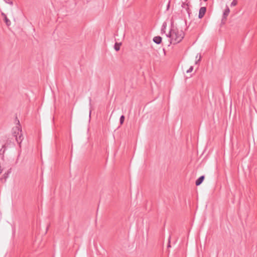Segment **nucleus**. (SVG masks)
<instances>
[{"label": "nucleus", "instance_id": "nucleus-11", "mask_svg": "<svg viewBox=\"0 0 257 257\" xmlns=\"http://www.w3.org/2000/svg\"><path fill=\"white\" fill-rule=\"evenodd\" d=\"M6 151V145H4L3 146L2 148L0 150V154L4 155Z\"/></svg>", "mask_w": 257, "mask_h": 257}, {"label": "nucleus", "instance_id": "nucleus-16", "mask_svg": "<svg viewBox=\"0 0 257 257\" xmlns=\"http://www.w3.org/2000/svg\"><path fill=\"white\" fill-rule=\"evenodd\" d=\"M193 67L191 66L188 70H187V73L191 72L193 71Z\"/></svg>", "mask_w": 257, "mask_h": 257}, {"label": "nucleus", "instance_id": "nucleus-20", "mask_svg": "<svg viewBox=\"0 0 257 257\" xmlns=\"http://www.w3.org/2000/svg\"><path fill=\"white\" fill-rule=\"evenodd\" d=\"M2 15L4 16L5 18V15H6L4 13H2Z\"/></svg>", "mask_w": 257, "mask_h": 257}, {"label": "nucleus", "instance_id": "nucleus-22", "mask_svg": "<svg viewBox=\"0 0 257 257\" xmlns=\"http://www.w3.org/2000/svg\"><path fill=\"white\" fill-rule=\"evenodd\" d=\"M4 175L7 176V175H8V174H4Z\"/></svg>", "mask_w": 257, "mask_h": 257}, {"label": "nucleus", "instance_id": "nucleus-6", "mask_svg": "<svg viewBox=\"0 0 257 257\" xmlns=\"http://www.w3.org/2000/svg\"><path fill=\"white\" fill-rule=\"evenodd\" d=\"M162 37L160 36H156L153 38V41L157 44H160L162 42Z\"/></svg>", "mask_w": 257, "mask_h": 257}, {"label": "nucleus", "instance_id": "nucleus-3", "mask_svg": "<svg viewBox=\"0 0 257 257\" xmlns=\"http://www.w3.org/2000/svg\"><path fill=\"white\" fill-rule=\"evenodd\" d=\"M206 12V7H201L199 10L198 18L199 19H202L204 17Z\"/></svg>", "mask_w": 257, "mask_h": 257}, {"label": "nucleus", "instance_id": "nucleus-9", "mask_svg": "<svg viewBox=\"0 0 257 257\" xmlns=\"http://www.w3.org/2000/svg\"><path fill=\"white\" fill-rule=\"evenodd\" d=\"M121 45V43H116L115 44H114V49L116 51H118V50H119L120 49V46Z\"/></svg>", "mask_w": 257, "mask_h": 257}, {"label": "nucleus", "instance_id": "nucleus-13", "mask_svg": "<svg viewBox=\"0 0 257 257\" xmlns=\"http://www.w3.org/2000/svg\"><path fill=\"white\" fill-rule=\"evenodd\" d=\"M124 118H125V117H124V115H122L120 116V119H119L120 124H122L123 123V122L124 121Z\"/></svg>", "mask_w": 257, "mask_h": 257}, {"label": "nucleus", "instance_id": "nucleus-8", "mask_svg": "<svg viewBox=\"0 0 257 257\" xmlns=\"http://www.w3.org/2000/svg\"><path fill=\"white\" fill-rule=\"evenodd\" d=\"M205 178V177L204 176H200L198 179H197V180L196 181V182H195V184L196 186H199L202 183V182L203 181L204 179Z\"/></svg>", "mask_w": 257, "mask_h": 257}, {"label": "nucleus", "instance_id": "nucleus-10", "mask_svg": "<svg viewBox=\"0 0 257 257\" xmlns=\"http://www.w3.org/2000/svg\"><path fill=\"white\" fill-rule=\"evenodd\" d=\"M4 20L5 21V23L6 25L8 26H9L11 25V22L7 18L6 15H5Z\"/></svg>", "mask_w": 257, "mask_h": 257}, {"label": "nucleus", "instance_id": "nucleus-17", "mask_svg": "<svg viewBox=\"0 0 257 257\" xmlns=\"http://www.w3.org/2000/svg\"><path fill=\"white\" fill-rule=\"evenodd\" d=\"M6 3L9 4L11 5H13V2L11 0H4Z\"/></svg>", "mask_w": 257, "mask_h": 257}, {"label": "nucleus", "instance_id": "nucleus-1", "mask_svg": "<svg viewBox=\"0 0 257 257\" xmlns=\"http://www.w3.org/2000/svg\"><path fill=\"white\" fill-rule=\"evenodd\" d=\"M167 37L170 38V43L177 44L180 42L184 38L185 34L182 30L177 29H171Z\"/></svg>", "mask_w": 257, "mask_h": 257}, {"label": "nucleus", "instance_id": "nucleus-19", "mask_svg": "<svg viewBox=\"0 0 257 257\" xmlns=\"http://www.w3.org/2000/svg\"><path fill=\"white\" fill-rule=\"evenodd\" d=\"M169 7H170V4L169 3L167 6V10L169 8Z\"/></svg>", "mask_w": 257, "mask_h": 257}, {"label": "nucleus", "instance_id": "nucleus-4", "mask_svg": "<svg viewBox=\"0 0 257 257\" xmlns=\"http://www.w3.org/2000/svg\"><path fill=\"white\" fill-rule=\"evenodd\" d=\"M181 7L186 10V12L188 14V15L190 16L191 10H190L189 7V3L183 2Z\"/></svg>", "mask_w": 257, "mask_h": 257}, {"label": "nucleus", "instance_id": "nucleus-18", "mask_svg": "<svg viewBox=\"0 0 257 257\" xmlns=\"http://www.w3.org/2000/svg\"><path fill=\"white\" fill-rule=\"evenodd\" d=\"M170 238H171V236H170L169 238V242H168V247H171V245H170Z\"/></svg>", "mask_w": 257, "mask_h": 257}, {"label": "nucleus", "instance_id": "nucleus-5", "mask_svg": "<svg viewBox=\"0 0 257 257\" xmlns=\"http://www.w3.org/2000/svg\"><path fill=\"white\" fill-rule=\"evenodd\" d=\"M229 12H230V10H229V8L227 6H226V8L225 10H224L223 14V18H222V21H223L224 20L226 19V18L228 16Z\"/></svg>", "mask_w": 257, "mask_h": 257}, {"label": "nucleus", "instance_id": "nucleus-2", "mask_svg": "<svg viewBox=\"0 0 257 257\" xmlns=\"http://www.w3.org/2000/svg\"><path fill=\"white\" fill-rule=\"evenodd\" d=\"M18 125H17L13 129V136L16 138V137L20 135V134L22 132V129L20 127V121L19 120H18Z\"/></svg>", "mask_w": 257, "mask_h": 257}, {"label": "nucleus", "instance_id": "nucleus-15", "mask_svg": "<svg viewBox=\"0 0 257 257\" xmlns=\"http://www.w3.org/2000/svg\"><path fill=\"white\" fill-rule=\"evenodd\" d=\"M198 55H199V59H198L197 61H196L195 62V63H196V64H197V63H198V62H199V61H200V60H201V55H200V54H198L197 55V56H196V58H198Z\"/></svg>", "mask_w": 257, "mask_h": 257}, {"label": "nucleus", "instance_id": "nucleus-12", "mask_svg": "<svg viewBox=\"0 0 257 257\" xmlns=\"http://www.w3.org/2000/svg\"><path fill=\"white\" fill-rule=\"evenodd\" d=\"M166 23H164L163 24L162 27V29H161V33L162 34L165 33V29H166Z\"/></svg>", "mask_w": 257, "mask_h": 257}, {"label": "nucleus", "instance_id": "nucleus-7", "mask_svg": "<svg viewBox=\"0 0 257 257\" xmlns=\"http://www.w3.org/2000/svg\"><path fill=\"white\" fill-rule=\"evenodd\" d=\"M23 139H24V137L21 132L20 134V135H18V136L16 137V138L15 140L19 144H20L22 143Z\"/></svg>", "mask_w": 257, "mask_h": 257}, {"label": "nucleus", "instance_id": "nucleus-21", "mask_svg": "<svg viewBox=\"0 0 257 257\" xmlns=\"http://www.w3.org/2000/svg\"><path fill=\"white\" fill-rule=\"evenodd\" d=\"M4 175L7 176V175H8V174H4Z\"/></svg>", "mask_w": 257, "mask_h": 257}, {"label": "nucleus", "instance_id": "nucleus-23", "mask_svg": "<svg viewBox=\"0 0 257 257\" xmlns=\"http://www.w3.org/2000/svg\"><path fill=\"white\" fill-rule=\"evenodd\" d=\"M4 175L7 176V175H8V174H4Z\"/></svg>", "mask_w": 257, "mask_h": 257}, {"label": "nucleus", "instance_id": "nucleus-14", "mask_svg": "<svg viewBox=\"0 0 257 257\" xmlns=\"http://www.w3.org/2000/svg\"><path fill=\"white\" fill-rule=\"evenodd\" d=\"M237 4V0H233L230 4L231 7H234Z\"/></svg>", "mask_w": 257, "mask_h": 257}]
</instances>
